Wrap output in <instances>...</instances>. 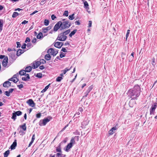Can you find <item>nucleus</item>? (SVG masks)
<instances>
[{
	"label": "nucleus",
	"mask_w": 157,
	"mask_h": 157,
	"mask_svg": "<svg viewBox=\"0 0 157 157\" xmlns=\"http://www.w3.org/2000/svg\"><path fill=\"white\" fill-rule=\"evenodd\" d=\"M140 86L135 85L134 87L129 89L127 93L128 96L132 100H137L140 96L141 91Z\"/></svg>",
	"instance_id": "obj_1"
},
{
	"label": "nucleus",
	"mask_w": 157,
	"mask_h": 157,
	"mask_svg": "<svg viewBox=\"0 0 157 157\" xmlns=\"http://www.w3.org/2000/svg\"><path fill=\"white\" fill-rule=\"evenodd\" d=\"M60 22L61 26V29H68L71 26V24L69 20L65 19H63Z\"/></svg>",
	"instance_id": "obj_2"
},
{
	"label": "nucleus",
	"mask_w": 157,
	"mask_h": 157,
	"mask_svg": "<svg viewBox=\"0 0 157 157\" xmlns=\"http://www.w3.org/2000/svg\"><path fill=\"white\" fill-rule=\"evenodd\" d=\"M77 138L78 139V136H75L74 137L71 138L70 140V143L68 144L66 147V149H64L65 151L67 152H68L69 149L72 147L73 145L75 143V139Z\"/></svg>",
	"instance_id": "obj_3"
},
{
	"label": "nucleus",
	"mask_w": 157,
	"mask_h": 157,
	"mask_svg": "<svg viewBox=\"0 0 157 157\" xmlns=\"http://www.w3.org/2000/svg\"><path fill=\"white\" fill-rule=\"evenodd\" d=\"M52 119V117L50 116L48 118H44L43 120H40L39 122V125L40 126H45Z\"/></svg>",
	"instance_id": "obj_4"
},
{
	"label": "nucleus",
	"mask_w": 157,
	"mask_h": 157,
	"mask_svg": "<svg viewBox=\"0 0 157 157\" xmlns=\"http://www.w3.org/2000/svg\"><path fill=\"white\" fill-rule=\"evenodd\" d=\"M67 37L63 33H61L58 35L56 40L60 41H63L66 40Z\"/></svg>",
	"instance_id": "obj_5"
},
{
	"label": "nucleus",
	"mask_w": 157,
	"mask_h": 157,
	"mask_svg": "<svg viewBox=\"0 0 157 157\" xmlns=\"http://www.w3.org/2000/svg\"><path fill=\"white\" fill-rule=\"evenodd\" d=\"M48 53L51 55H52L53 56H56V55L58 53L57 51H55L54 49L52 48H49L48 51Z\"/></svg>",
	"instance_id": "obj_6"
},
{
	"label": "nucleus",
	"mask_w": 157,
	"mask_h": 157,
	"mask_svg": "<svg viewBox=\"0 0 157 157\" xmlns=\"http://www.w3.org/2000/svg\"><path fill=\"white\" fill-rule=\"evenodd\" d=\"M8 55L9 57L14 61L16 60L17 57V56L15 55V51L11 52Z\"/></svg>",
	"instance_id": "obj_7"
},
{
	"label": "nucleus",
	"mask_w": 157,
	"mask_h": 157,
	"mask_svg": "<svg viewBox=\"0 0 157 157\" xmlns=\"http://www.w3.org/2000/svg\"><path fill=\"white\" fill-rule=\"evenodd\" d=\"M118 128V125L117 124L116 125L113 127L109 131V135H113L115 132V131L117 130Z\"/></svg>",
	"instance_id": "obj_8"
},
{
	"label": "nucleus",
	"mask_w": 157,
	"mask_h": 157,
	"mask_svg": "<svg viewBox=\"0 0 157 157\" xmlns=\"http://www.w3.org/2000/svg\"><path fill=\"white\" fill-rule=\"evenodd\" d=\"M59 29L60 30H62L61 29V26L60 24V22H58L55 25L53 28V31L56 32L57 31L58 29Z\"/></svg>",
	"instance_id": "obj_9"
},
{
	"label": "nucleus",
	"mask_w": 157,
	"mask_h": 157,
	"mask_svg": "<svg viewBox=\"0 0 157 157\" xmlns=\"http://www.w3.org/2000/svg\"><path fill=\"white\" fill-rule=\"evenodd\" d=\"M41 64L40 61H37L35 63L33 62V63L32 67L33 68L36 69Z\"/></svg>",
	"instance_id": "obj_10"
},
{
	"label": "nucleus",
	"mask_w": 157,
	"mask_h": 157,
	"mask_svg": "<svg viewBox=\"0 0 157 157\" xmlns=\"http://www.w3.org/2000/svg\"><path fill=\"white\" fill-rule=\"evenodd\" d=\"M27 103L32 107H34L35 105V103L32 99H29L27 101Z\"/></svg>",
	"instance_id": "obj_11"
},
{
	"label": "nucleus",
	"mask_w": 157,
	"mask_h": 157,
	"mask_svg": "<svg viewBox=\"0 0 157 157\" xmlns=\"http://www.w3.org/2000/svg\"><path fill=\"white\" fill-rule=\"evenodd\" d=\"M63 45V43L62 42H55L54 44V46L59 48H61Z\"/></svg>",
	"instance_id": "obj_12"
},
{
	"label": "nucleus",
	"mask_w": 157,
	"mask_h": 157,
	"mask_svg": "<svg viewBox=\"0 0 157 157\" xmlns=\"http://www.w3.org/2000/svg\"><path fill=\"white\" fill-rule=\"evenodd\" d=\"M93 86L92 85L90 86L86 90V92L84 94L85 95L84 96V97H86L87 96V95H88V94L90 92L91 90L93 89Z\"/></svg>",
	"instance_id": "obj_13"
},
{
	"label": "nucleus",
	"mask_w": 157,
	"mask_h": 157,
	"mask_svg": "<svg viewBox=\"0 0 157 157\" xmlns=\"http://www.w3.org/2000/svg\"><path fill=\"white\" fill-rule=\"evenodd\" d=\"M8 58L7 57H6L4 59L2 62V65L3 67H6L8 63Z\"/></svg>",
	"instance_id": "obj_14"
},
{
	"label": "nucleus",
	"mask_w": 157,
	"mask_h": 157,
	"mask_svg": "<svg viewBox=\"0 0 157 157\" xmlns=\"http://www.w3.org/2000/svg\"><path fill=\"white\" fill-rule=\"evenodd\" d=\"M89 121L88 120L84 121L82 123V128H85V126L87 125L89 123Z\"/></svg>",
	"instance_id": "obj_15"
},
{
	"label": "nucleus",
	"mask_w": 157,
	"mask_h": 157,
	"mask_svg": "<svg viewBox=\"0 0 157 157\" xmlns=\"http://www.w3.org/2000/svg\"><path fill=\"white\" fill-rule=\"evenodd\" d=\"M25 77H23L22 78V79L25 81H28L30 79V77L28 74H26L25 75Z\"/></svg>",
	"instance_id": "obj_16"
},
{
	"label": "nucleus",
	"mask_w": 157,
	"mask_h": 157,
	"mask_svg": "<svg viewBox=\"0 0 157 157\" xmlns=\"http://www.w3.org/2000/svg\"><path fill=\"white\" fill-rule=\"evenodd\" d=\"M11 83L9 81H6L3 84V86L5 87H8L11 86Z\"/></svg>",
	"instance_id": "obj_17"
},
{
	"label": "nucleus",
	"mask_w": 157,
	"mask_h": 157,
	"mask_svg": "<svg viewBox=\"0 0 157 157\" xmlns=\"http://www.w3.org/2000/svg\"><path fill=\"white\" fill-rule=\"evenodd\" d=\"M51 29V27L50 26H48L46 28H43L42 30L43 32L44 33H46L47 31L50 30Z\"/></svg>",
	"instance_id": "obj_18"
},
{
	"label": "nucleus",
	"mask_w": 157,
	"mask_h": 157,
	"mask_svg": "<svg viewBox=\"0 0 157 157\" xmlns=\"http://www.w3.org/2000/svg\"><path fill=\"white\" fill-rule=\"evenodd\" d=\"M24 52V50L21 49H18L16 55L17 56H19Z\"/></svg>",
	"instance_id": "obj_19"
},
{
	"label": "nucleus",
	"mask_w": 157,
	"mask_h": 157,
	"mask_svg": "<svg viewBox=\"0 0 157 157\" xmlns=\"http://www.w3.org/2000/svg\"><path fill=\"white\" fill-rule=\"evenodd\" d=\"M17 145L16 140H15L14 142L10 146L11 149H13L15 148L16 146Z\"/></svg>",
	"instance_id": "obj_20"
},
{
	"label": "nucleus",
	"mask_w": 157,
	"mask_h": 157,
	"mask_svg": "<svg viewBox=\"0 0 157 157\" xmlns=\"http://www.w3.org/2000/svg\"><path fill=\"white\" fill-rule=\"evenodd\" d=\"M56 151L57 152H59V153H62V151L61 149V145L59 144L57 147L56 148Z\"/></svg>",
	"instance_id": "obj_21"
},
{
	"label": "nucleus",
	"mask_w": 157,
	"mask_h": 157,
	"mask_svg": "<svg viewBox=\"0 0 157 157\" xmlns=\"http://www.w3.org/2000/svg\"><path fill=\"white\" fill-rule=\"evenodd\" d=\"M24 13H18L17 12H14L13 13V14L12 15V17L13 18L16 17L17 16L20 15L21 14Z\"/></svg>",
	"instance_id": "obj_22"
},
{
	"label": "nucleus",
	"mask_w": 157,
	"mask_h": 157,
	"mask_svg": "<svg viewBox=\"0 0 157 157\" xmlns=\"http://www.w3.org/2000/svg\"><path fill=\"white\" fill-rule=\"evenodd\" d=\"M72 68V67L71 66L70 68H65L64 70H62L61 71H63V73L64 75L65 74L66 72L70 71L71 69V68Z\"/></svg>",
	"instance_id": "obj_23"
},
{
	"label": "nucleus",
	"mask_w": 157,
	"mask_h": 157,
	"mask_svg": "<svg viewBox=\"0 0 157 157\" xmlns=\"http://www.w3.org/2000/svg\"><path fill=\"white\" fill-rule=\"evenodd\" d=\"M32 67L30 66H29L25 68V72H29L31 71L32 70Z\"/></svg>",
	"instance_id": "obj_24"
},
{
	"label": "nucleus",
	"mask_w": 157,
	"mask_h": 157,
	"mask_svg": "<svg viewBox=\"0 0 157 157\" xmlns=\"http://www.w3.org/2000/svg\"><path fill=\"white\" fill-rule=\"evenodd\" d=\"M56 157H65L66 155H65L63 154L62 153H57L56 154Z\"/></svg>",
	"instance_id": "obj_25"
},
{
	"label": "nucleus",
	"mask_w": 157,
	"mask_h": 157,
	"mask_svg": "<svg viewBox=\"0 0 157 157\" xmlns=\"http://www.w3.org/2000/svg\"><path fill=\"white\" fill-rule=\"evenodd\" d=\"M3 26V21L2 19H0V33L2 30Z\"/></svg>",
	"instance_id": "obj_26"
},
{
	"label": "nucleus",
	"mask_w": 157,
	"mask_h": 157,
	"mask_svg": "<svg viewBox=\"0 0 157 157\" xmlns=\"http://www.w3.org/2000/svg\"><path fill=\"white\" fill-rule=\"evenodd\" d=\"M44 58L46 60H49L51 59V56L48 53L45 56Z\"/></svg>",
	"instance_id": "obj_27"
},
{
	"label": "nucleus",
	"mask_w": 157,
	"mask_h": 157,
	"mask_svg": "<svg viewBox=\"0 0 157 157\" xmlns=\"http://www.w3.org/2000/svg\"><path fill=\"white\" fill-rule=\"evenodd\" d=\"M36 37L38 39H40L43 37V34L42 33L40 32L37 36Z\"/></svg>",
	"instance_id": "obj_28"
},
{
	"label": "nucleus",
	"mask_w": 157,
	"mask_h": 157,
	"mask_svg": "<svg viewBox=\"0 0 157 157\" xmlns=\"http://www.w3.org/2000/svg\"><path fill=\"white\" fill-rule=\"evenodd\" d=\"M17 116L16 114L14 112L12 113V115L11 117V118L14 121H15L17 118Z\"/></svg>",
	"instance_id": "obj_29"
},
{
	"label": "nucleus",
	"mask_w": 157,
	"mask_h": 157,
	"mask_svg": "<svg viewBox=\"0 0 157 157\" xmlns=\"http://www.w3.org/2000/svg\"><path fill=\"white\" fill-rule=\"evenodd\" d=\"M20 127L21 128H22L24 131H25L26 130V126L25 123H24L22 125H20Z\"/></svg>",
	"instance_id": "obj_30"
},
{
	"label": "nucleus",
	"mask_w": 157,
	"mask_h": 157,
	"mask_svg": "<svg viewBox=\"0 0 157 157\" xmlns=\"http://www.w3.org/2000/svg\"><path fill=\"white\" fill-rule=\"evenodd\" d=\"M157 107V103H155L154 104L152 105L151 108V109L155 110Z\"/></svg>",
	"instance_id": "obj_31"
},
{
	"label": "nucleus",
	"mask_w": 157,
	"mask_h": 157,
	"mask_svg": "<svg viewBox=\"0 0 157 157\" xmlns=\"http://www.w3.org/2000/svg\"><path fill=\"white\" fill-rule=\"evenodd\" d=\"M26 72H25V70H22L19 71V74L21 75H25L26 74Z\"/></svg>",
	"instance_id": "obj_32"
},
{
	"label": "nucleus",
	"mask_w": 157,
	"mask_h": 157,
	"mask_svg": "<svg viewBox=\"0 0 157 157\" xmlns=\"http://www.w3.org/2000/svg\"><path fill=\"white\" fill-rule=\"evenodd\" d=\"M50 84H49L48 85L46 86L45 88L43 89L41 91V93H43L45 92L49 88Z\"/></svg>",
	"instance_id": "obj_33"
},
{
	"label": "nucleus",
	"mask_w": 157,
	"mask_h": 157,
	"mask_svg": "<svg viewBox=\"0 0 157 157\" xmlns=\"http://www.w3.org/2000/svg\"><path fill=\"white\" fill-rule=\"evenodd\" d=\"M77 31V29H74L73 31H72L71 33L69 34V36H70V37H72V36L74 35L75 34Z\"/></svg>",
	"instance_id": "obj_34"
},
{
	"label": "nucleus",
	"mask_w": 157,
	"mask_h": 157,
	"mask_svg": "<svg viewBox=\"0 0 157 157\" xmlns=\"http://www.w3.org/2000/svg\"><path fill=\"white\" fill-rule=\"evenodd\" d=\"M10 154V151L7 150L4 153V157H7Z\"/></svg>",
	"instance_id": "obj_35"
},
{
	"label": "nucleus",
	"mask_w": 157,
	"mask_h": 157,
	"mask_svg": "<svg viewBox=\"0 0 157 157\" xmlns=\"http://www.w3.org/2000/svg\"><path fill=\"white\" fill-rule=\"evenodd\" d=\"M63 79V77H61L58 76L56 78V81L57 82H60L61 81V80Z\"/></svg>",
	"instance_id": "obj_36"
},
{
	"label": "nucleus",
	"mask_w": 157,
	"mask_h": 157,
	"mask_svg": "<svg viewBox=\"0 0 157 157\" xmlns=\"http://www.w3.org/2000/svg\"><path fill=\"white\" fill-rule=\"evenodd\" d=\"M9 81H13L14 83H17L18 81L19 80L17 78V80L16 81L15 80V79H13V78H10L9 79Z\"/></svg>",
	"instance_id": "obj_37"
},
{
	"label": "nucleus",
	"mask_w": 157,
	"mask_h": 157,
	"mask_svg": "<svg viewBox=\"0 0 157 157\" xmlns=\"http://www.w3.org/2000/svg\"><path fill=\"white\" fill-rule=\"evenodd\" d=\"M26 46L27 47V48L29 49L31 48L33 46L31 44V43H28L26 44Z\"/></svg>",
	"instance_id": "obj_38"
},
{
	"label": "nucleus",
	"mask_w": 157,
	"mask_h": 157,
	"mask_svg": "<svg viewBox=\"0 0 157 157\" xmlns=\"http://www.w3.org/2000/svg\"><path fill=\"white\" fill-rule=\"evenodd\" d=\"M36 76L38 78H41L42 77L43 75L42 73H38L36 75Z\"/></svg>",
	"instance_id": "obj_39"
},
{
	"label": "nucleus",
	"mask_w": 157,
	"mask_h": 157,
	"mask_svg": "<svg viewBox=\"0 0 157 157\" xmlns=\"http://www.w3.org/2000/svg\"><path fill=\"white\" fill-rule=\"evenodd\" d=\"M14 112L17 116H20L22 114V112L20 111H17Z\"/></svg>",
	"instance_id": "obj_40"
},
{
	"label": "nucleus",
	"mask_w": 157,
	"mask_h": 157,
	"mask_svg": "<svg viewBox=\"0 0 157 157\" xmlns=\"http://www.w3.org/2000/svg\"><path fill=\"white\" fill-rule=\"evenodd\" d=\"M71 30L70 29H68L65 31L62 32L63 34H64L65 35H66L68 34L70 32Z\"/></svg>",
	"instance_id": "obj_41"
},
{
	"label": "nucleus",
	"mask_w": 157,
	"mask_h": 157,
	"mask_svg": "<svg viewBox=\"0 0 157 157\" xmlns=\"http://www.w3.org/2000/svg\"><path fill=\"white\" fill-rule=\"evenodd\" d=\"M74 15L75 14L74 13H73L72 15H69L68 17L69 19L71 20H73V19H74L75 18L74 17Z\"/></svg>",
	"instance_id": "obj_42"
},
{
	"label": "nucleus",
	"mask_w": 157,
	"mask_h": 157,
	"mask_svg": "<svg viewBox=\"0 0 157 157\" xmlns=\"http://www.w3.org/2000/svg\"><path fill=\"white\" fill-rule=\"evenodd\" d=\"M49 21L47 19H45L44 21V24L46 26H47L48 25Z\"/></svg>",
	"instance_id": "obj_43"
},
{
	"label": "nucleus",
	"mask_w": 157,
	"mask_h": 157,
	"mask_svg": "<svg viewBox=\"0 0 157 157\" xmlns=\"http://www.w3.org/2000/svg\"><path fill=\"white\" fill-rule=\"evenodd\" d=\"M130 30L128 29L127 30V33L126 35V40H127V38H128V37L129 34L130 33Z\"/></svg>",
	"instance_id": "obj_44"
},
{
	"label": "nucleus",
	"mask_w": 157,
	"mask_h": 157,
	"mask_svg": "<svg viewBox=\"0 0 157 157\" xmlns=\"http://www.w3.org/2000/svg\"><path fill=\"white\" fill-rule=\"evenodd\" d=\"M155 110H153L150 109V115H154L155 113Z\"/></svg>",
	"instance_id": "obj_45"
},
{
	"label": "nucleus",
	"mask_w": 157,
	"mask_h": 157,
	"mask_svg": "<svg viewBox=\"0 0 157 157\" xmlns=\"http://www.w3.org/2000/svg\"><path fill=\"white\" fill-rule=\"evenodd\" d=\"M84 6L85 8H88L89 5H88V2H86V1L85 2H84Z\"/></svg>",
	"instance_id": "obj_46"
},
{
	"label": "nucleus",
	"mask_w": 157,
	"mask_h": 157,
	"mask_svg": "<svg viewBox=\"0 0 157 157\" xmlns=\"http://www.w3.org/2000/svg\"><path fill=\"white\" fill-rule=\"evenodd\" d=\"M63 15L66 17H67L68 16V11L67 10L64 11L63 13Z\"/></svg>",
	"instance_id": "obj_47"
},
{
	"label": "nucleus",
	"mask_w": 157,
	"mask_h": 157,
	"mask_svg": "<svg viewBox=\"0 0 157 157\" xmlns=\"http://www.w3.org/2000/svg\"><path fill=\"white\" fill-rule=\"evenodd\" d=\"M40 61L41 62V64H44L46 63V61L43 59H40Z\"/></svg>",
	"instance_id": "obj_48"
},
{
	"label": "nucleus",
	"mask_w": 157,
	"mask_h": 157,
	"mask_svg": "<svg viewBox=\"0 0 157 157\" xmlns=\"http://www.w3.org/2000/svg\"><path fill=\"white\" fill-rule=\"evenodd\" d=\"M64 56H65V54L63 53L62 52H61L60 55V58H62Z\"/></svg>",
	"instance_id": "obj_49"
},
{
	"label": "nucleus",
	"mask_w": 157,
	"mask_h": 157,
	"mask_svg": "<svg viewBox=\"0 0 157 157\" xmlns=\"http://www.w3.org/2000/svg\"><path fill=\"white\" fill-rule=\"evenodd\" d=\"M41 116V114L40 113H37L36 115V117L37 118H40Z\"/></svg>",
	"instance_id": "obj_50"
},
{
	"label": "nucleus",
	"mask_w": 157,
	"mask_h": 157,
	"mask_svg": "<svg viewBox=\"0 0 157 157\" xmlns=\"http://www.w3.org/2000/svg\"><path fill=\"white\" fill-rule=\"evenodd\" d=\"M17 86L19 88V89H21L23 87V85L22 84H20L17 85Z\"/></svg>",
	"instance_id": "obj_51"
},
{
	"label": "nucleus",
	"mask_w": 157,
	"mask_h": 157,
	"mask_svg": "<svg viewBox=\"0 0 157 157\" xmlns=\"http://www.w3.org/2000/svg\"><path fill=\"white\" fill-rule=\"evenodd\" d=\"M16 44H17V48H20L21 46V44L19 42H16Z\"/></svg>",
	"instance_id": "obj_52"
},
{
	"label": "nucleus",
	"mask_w": 157,
	"mask_h": 157,
	"mask_svg": "<svg viewBox=\"0 0 157 157\" xmlns=\"http://www.w3.org/2000/svg\"><path fill=\"white\" fill-rule=\"evenodd\" d=\"M30 41V39L29 37H27L26 38V39L25 41V42L26 43H27V42H29Z\"/></svg>",
	"instance_id": "obj_53"
},
{
	"label": "nucleus",
	"mask_w": 157,
	"mask_h": 157,
	"mask_svg": "<svg viewBox=\"0 0 157 157\" xmlns=\"http://www.w3.org/2000/svg\"><path fill=\"white\" fill-rule=\"evenodd\" d=\"M5 92L6 93L5 94L6 96L9 97L10 96V93L8 91H6Z\"/></svg>",
	"instance_id": "obj_54"
},
{
	"label": "nucleus",
	"mask_w": 157,
	"mask_h": 157,
	"mask_svg": "<svg viewBox=\"0 0 157 157\" xmlns=\"http://www.w3.org/2000/svg\"><path fill=\"white\" fill-rule=\"evenodd\" d=\"M7 51H9V52H12V51H15V49H14V48H13V49H12L11 48H8L7 49Z\"/></svg>",
	"instance_id": "obj_55"
},
{
	"label": "nucleus",
	"mask_w": 157,
	"mask_h": 157,
	"mask_svg": "<svg viewBox=\"0 0 157 157\" xmlns=\"http://www.w3.org/2000/svg\"><path fill=\"white\" fill-rule=\"evenodd\" d=\"M26 44L25 43H24L21 46V48L22 49H25L26 48Z\"/></svg>",
	"instance_id": "obj_56"
},
{
	"label": "nucleus",
	"mask_w": 157,
	"mask_h": 157,
	"mask_svg": "<svg viewBox=\"0 0 157 157\" xmlns=\"http://www.w3.org/2000/svg\"><path fill=\"white\" fill-rule=\"evenodd\" d=\"M134 58L132 56H129V62H131L133 60Z\"/></svg>",
	"instance_id": "obj_57"
},
{
	"label": "nucleus",
	"mask_w": 157,
	"mask_h": 157,
	"mask_svg": "<svg viewBox=\"0 0 157 157\" xmlns=\"http://www.w3.org/2000/svg\"><path fill=\"white\" fill-rule=\"evenodd\" d=\"M92 24V21H89L88 23V27H90L91 26Z\"/></svg>",
	"instance_id": "obj_58"
},
{
	"label": "nucleus",
	"mask_w": 157,
	"mask_h": 157,
	"mask_svg": "<svg viewBox=\"0 0 157 157\" xmlns=\"http://www.w3.org/2000/svg\"><path fill=\"white\" fill-rule=\"evenodd\" d=\"M56 18V16L54 14H52L51 16V19L52 20H54Z\"/></svg>",
	"instance_id": "obj_59"
},
{
	"label": "nucleus",
	"mask_w": 157,
	"mask_h": 157,
	"mask_svg": "<svg viewBox=\"0 0 157 157\" xmlns=\"http://www.w3.org/2000/svg\"><path fill=\"white\" fill-rule=\"evenodd\" d=\"M61 51L64 52H67V50L64 48H62Z\"/></svg>",
	"instance_id": "obj_60"
},
{
	"label": "nucleus",
	"mask_w": 157,
	"mask_h": 157,
	"mask_svg": "<svg viewBox=\"0 0 157 157\" xmlns=\"http://www.w3.org/2000/svg\"><path fill=\"white\" fill-rule=\"evenodd\" d=\"M18 76V73H17L16 74H15L14 75L13 77V78H16L17 79V77Z\"/></svg>",
	"instance_id": "obj_61"
},
{
	"label": "nucleus",
	"mask_w": 157,
	"mask_h": 157,
	"mask_svg": "<svg viewBox=\"0 0 157 157\" xmlns=\"http://www.w3.org/2000/svg\"><path fill=\"white\" fill-rule=\"evenodd\" d=\"M28 21L26 20H24L23 21H22L21 23V24H25L28 23Z\"/></svg>",
	"instance_id": "obj_62"
},
{
	"label": "nucleus",
	"mask_w": 157,
	"mask_h": 157,
	"mask_svg": "<svg viewBox=\"0 0 157 157\" xmlns=\"http://www.w3.org/2000/svg\"><path fill=\"white\" fill-rule=\"evenodd\" d=\"M19 132L21 133L20 135H23L25 134V132L23 131H21Z\"/></svg>",
	"instance_id": "obj_63"
},
{
	"label": "nucleus",
	"mask_w": 157,
	"mask_h": 157,
	"mask_svg": "<svg viewBox=\"0 0 157 157\" xmlns=\"http://www.w3.org/2000/svg\"><path fill=\"white\" fill-rule=\"evenodd\" d=\"M75 24L76 25H80V22L78 21H76L75 22Z\"/></svg>",
	"instance_id": "obj_64"
}]
</instances>
